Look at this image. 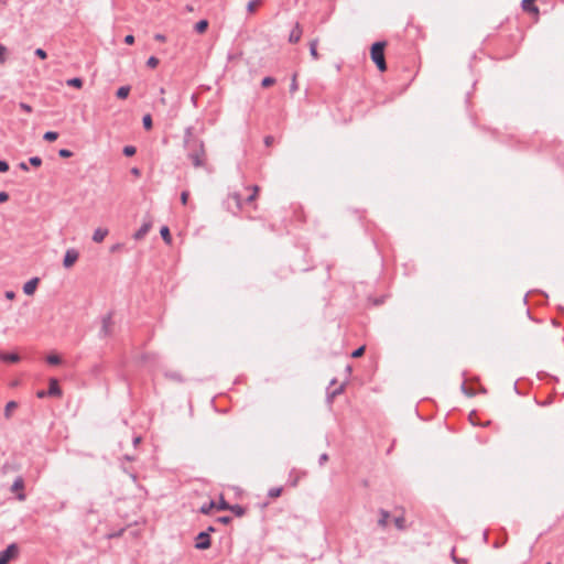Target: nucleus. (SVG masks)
I'll return each instance as SVG.
<instances>
[{
	"label": "nucleus",
	"instance_id": "nucleus-1",
	"mask_svg": "<svg viewBox=\"0 0 564 564\" xmlns=\"http://www.w3.org/2000/svg\"><path fill=\"white\" fill-rule=\"evenodd\" d=\"M183 147L186 151L187 159L193 166L205 167L207 163V154L204 141L195 134V128L188 126L184 130Z\"/></svg>",
	"mask_w": 564,
	"mask_h": 564
},
{
	"label": "nucleus",
	"instance_id": "nucleus-2",
	"mask_svg": "<svg viewBox=\"0 0 564 564\" xmlns=\"http://www.w3.org/2000/svg\"><path fill=\"white\" fill-rule=\"evenodd\" d=\"M384 47H386V43L379 41V42H375L370 48L371 59L376 64V66L378 67V69L380 72H384L387 69V63H386V58H384Z\"/></svg>",
	"mask_w": 564,
	"mask_h": 564
},
{
	"label": "nucleus",
	"instance_id": "nucleus-3",
	"mask_svg": "<svg viewBox=\"0 0 564 564\" xmlns=\"http://www.w3.org/2000/svg\"><path fill=\"white\" fill-rule=\"evenodd\" d=\"M245 197L238 192L230 193L226 199L227 208L232 213H238L243 206Z\"/></svg>",
	"mask_w": 564,
	"mask_h": 564
},
{
	"label": "nucleus",
	"instance_id": "nucleus-4",
	"mask_svg": "<svg viewBox=\"0 0 564 564\" xmlns=\"http://www.w3.org/2000/svg\"><path fill=\"white\" fill-rule=\"evenodd\" d=\"M19 554V546L15 543L9 544L3 551L0 552V564H9L11 560Z\"/></svg>",
	"mask_w": 564,
	"mask_h": 564
},
{
	"label": "nucleus",
	"instance_id": "nucleus-5",
	"mask_svg": "<svg viewBox=\"0 0 564 564\" xmlns=\"http://www.w3.org/2000/svg\"><path fill=\"white\" fill-rule=\"evenodd\" d=\"M112 312L101 317V327L98 334L99 338H105L112 334Z\"/></svg>",
	"mask_w": 564,
	"mask_h": 564
},
{
	"label": "nucleus",
	"instance_id": "nucleus-6",
	"mask_svg": "<svg viewBox=\"0 0 564 564\" xmlns=\"http://www.w3.org/2000/svg\"><path fill=\"white\" fill-rule=\"evenodd\" d=\"M194 546L199 551L208 550L212 546V539L210 535H208V532H199L195 536Z\"/></svg>",
	"mask_w": 564,
	"mask_h": 564
},
{
	"label": "nucleus",
	"instance_id": "nucleus-7",
	"mask_svg": "<svg viewBox=\"0 0 564 564\" xmlns=\"http://www.w3.org/2000/svg\"><path fill=\"white\" fill-rule=\"evenodd\" d=\"M11 491L12 492H18L17 494V499L19 501H24L26 499V495L24 492V479L19 476L14 479L12 486H11Z\"/></svg>",
	"mask_w": 564,
	"mask_h": 564
},
{
	"label": "nucleus",
	"instance_id": "nucleus-8",
	"mask_svg": "<svg viewBox=\"0 0 564 564\" xmlns=\"http://www.w3.org/2000/svg\"><path fill=\"white\" fill-rule=\"evenodd\" d=\"M78 257H79V253L76 249L70 248V249L66 250V252L64 254V259H63V265L66 269H69L78 260Z\"/></svg>",
	"mask_w": 564,
	"mask_h": 564
},
{
	"label": "nucleus",
	"instance_id": "nucleus-9",
	"mask_svg": "<svg viewBox=\"0 0 564 564\" xmlns=\"http://www.w3.org/2000/svg\"><path fill=\"white\" fill-rule=\"evenodd\" d=\"M46 393L50 397L59 398L62 395V389L59 387L58 380L56 378H51L48 381V389Z\"/></svg>",
	"mask_w": 564,
	"mask_h": 564
},
{
	"label": "nucleus",
	"instance_id": "nucleus-10",
	"mask_svg": "<svg viewBox=\"0 0 564 564\" xmlns=\"http://www.w3.org/2000/svg\"><path fill=\"white\" fill-rule=\"evenodd\" d=\"M306 476V471L304 470H297L295 468L291 469L290 474H289V479H288V484L291 486V487H296L300 479L305 477Z\"/></svg>",
	"mask_w": 564,
	"mask_h": 564
},
{
	"label": "nucleus",
	"instance_id": "nucleus-11",
	"mask_svg": "<svg viewBox=\"0 0 564 564\" xmlns=\"http://www.w3.org/2000/svg\"><path fill=\"white\" fill-rule=\"evenodd\" d=\"M302 28H301V24L299 22L295 23L293 30L291 31L290 35H289V42L290 43H297L300 40H301V36H302Z\"/></svg>",
	"mask_w": 564,
	"mask_h": 564
},
{
	"label": "nucleus",
	"instance_id": "nucleus-12",
	"mask_svg": "<svg viewBox=\"0 0 564 564\" xmlns=\"http://www.w3.org/2000/svg\"><path fill=\"white\" fill-rule=\"evenodd\" d=\"M39 281H40L39 278H33V279L29 280L23 285V292L26 295H32L35 292L36 288H37Z\"/></svg>",
	"mask_w": 564,
	"mask_h": 564
},
{
	"label": "nucleus",
	"instance_id": "nucleus-13",
	"mask_svg": "<svg viewBox=\"0 0 564 564\" xmlns=\"http://www.w3.org/2000/svg\"><path fill=\"white\" fill-rule=\"evenodd\" d=\"M151 228V224L150 223H144L134 234H133V238L135 240H141L145 237V235L149 232Z\"/></svg>",
	"mask_w": 564,
	"mask_h": 564
},
{
	"label": "nucleus",
	"instance_id": "nucleus-14",
	"mask_svg": "<svg viewBox=\"0 0 564 564\" xmlns=\"http://www.w3.org/2000/svg\"><path fill=\"white\" fill-rule=\"evenodd\" d=\"M535 0H522L521 8L525 12L539 13V8L534 4Z\"/></svg>",
	"mask_w": 564,
	"mask_h": 564
},
{
	"label": "nucleus",
	"instance_id": "nucleus-15",
	"mask_svg": "<svg viewBox=\"0 0 564 564\" xmlns=\"http://www.w3.org/2000/svg\"><path fill=\"white\" fill-rule=\"evenodd\" d=\"M108 235V230L105 229V228H97L95 231H94V235H93V240L97 243L101 242L105 237Z\"/></svg>",
	"mask_w": 564,
	"mask_h": 564
},
{
	"label": "nucleus",
	"instance_id": "nucleus-16",
	"mask_svg": "<svg viewBox=\"0 0 564 564\" xmlns=\"http://www.w3.org/2000/svg\"><path fill=\"white\" fill-rule=\"evenodd\" d=\"M208 25H209V22L208 20L206 19H202L199 20L198 22L195 23L194 25V30L195 32H197L198 34H203L206 32V30L208 29Z\"/></svg>",
	"mask_w": 564,
	"mask_h": 564
},
{
	"label": "nucleus",
	"instance_id": "nucleus-17",
	"mask_svg": "<svg viewBox=\"0 0 564 564\" xmlns=\"http://www.w3.org/2000/svg\"><path fill=\"white\" fill-rule=\"evenodd\" d=\"M379 514H380V518L378 520V525L381 527V528H386L388 525V520L390 518V512L384 510V509H380L379 510Z\"/></svg>",
	"mask_w": 564,
	"mask_h": 564
},
{
	"label": "nucleus",
	"instance_id": "nucleus-18",
	"mask_svg": "<svg viewBox=\"0 0 564 564\" xmlns=\"http://www.w3.org/2000/svg\"><path fill=\"white\" fill-rule=\"evenodd\" d=\"M344 391V386H339L337 388H335L334 390L329 391V389H327V394H326V400L328 403H332L334 398L339 395L340 393H343Z\"/></svg>",
	"mask_w": 564,
	"mask_h": 564
},
{
	"label": "nucleus",
	"instance_id": "nucleus-19",
	"mask_svg": "<svg viewBox=\"0 0 564 564\" xmlns=\"http://www.w3.org/2000/svg\"><path fill=\"white\" fill-rule=\"evenodd\" d=\"M130 90H131V87L126 85V86H121L117 89L116 91V97L118 99H126L128 98L129 94H130Z\"/></svg>",
	"mask_w": 564,
	"mask_h": 564
},
{
	"label": "nucleus",
	"instance_id": "nucleus-20",
	"mask_svg": "<svg viewBox=\"0 0 564 564\" xmlns=\"http://www.w3.org/2000/svg\"><path fill=\"white\" fill-rule=\"evenodd\" d=\"M20 356L17 352H3L2 361L15 364L20 361Z\"/></svg>",
	"mask_w": 564,
	"mask_h": 564
},
{
	"label": "nucleus",
	"instance_id": "nucleus-21",
	"mask_svg": "<svg viewBox=\"0 0 564 564\" xmlns=\"http://www.w3.org/2000/svg\"><path fill=\"white\" fill-rule=\"evenodd\" d=\"M160 235H161V237H162V239L164 240L165 243H167V245L172 243V236H171V232H170V229H169L167 226H163L160 229Z\"/></svg>",
	"mask_w": 564,
	"mask_h": 564
},
{
	"label": "nucleus",
	"instance_id": "nucleus-22",
	"mask_svg": "<svg viewBox=\"0 0 564 564\" xmlns=\"http://www.w3.org/2000/svg\"><path fill=\"white\" fill-rule=\"evenodd\" d=\"M66 85L69 87L80 89L84 85V82L79 77H73V78L67 79Z\"/></svg>",
	"mask_w": 564,
	"mask_h": 564
},
{
	"label": "nucleus",
	"instance_id": "nucleus-23",
	"mask_svg": "<svg viewBox=\"0 0 564 564\" xmlns=\"http://www.w3.org/2000/svg\"><path fill=\"white\" fill-rule=\"evenodd\" d=\"M229 510L236 516V517H242L246 514V508L240 505H230Z\"/></svg>",
	"mask_w": 564,
	"mask_h": 564
},
{
	"label": "nucleus",
	"instance_id": "nucleus-24",
	"mask_svg": "<svg viewBox=\"0 0 564 564\" xmlns=\"http://www.w3.org/2000/svg\"><path fill=\"white\" fill-rule=\"evenodd\" d=\"M393 522L398 530L404 531L406 529L405 518L403 516L395 517Z\"/></svg>",
	"mask_w": 564,
	"mask_h": 564
},
{
	"label": "nucleus",
	"instance_id": "nucleus-25",
	"mask_svg": "<svg viewBox=\"0 0 564 564\" xmlns=\"http://www.w3.org/2000/svg\"><path fill=\"white\" fill-rule=\"evenodd\" d=\"M18 408V402L15 401H9L7 404H6V408H4V416L7 419H9L11 416V413L13 410H15Z\"/></svg>",
	"mask_w": 564,
	"mask_h": 564
},
{
	"label": "nucleus",
	"instance_id": "nucleus-26",
	"mask_svg": "<svg viewBox=\"0 0 564 564\" xmlns=\"http://www.w3.org/2000/svg\"><path fill=\"white\" fill-rule=\"evenodd\" d=\"M142 124L147 131H149L153 128V120H152V116L150 113H147L143 116Z\"/></svg>",
	"mask_w": 564,
	"mask_h": 564
},
{
	"label": "nucleus",
	"instance_id": "nucleus-27",
	"mask_svg": "<svg viewBox=\"0 0 564 564\" xmlns=\"http://www.w3.org/2000/svg\"><path fill=\"white\" fill-rule=\"evenodd\" d=\"M251 188H252V193L249 194L247 197H245L243 205L245 204H251L256 199V197H257V194L259 192V186L258 185H253Z\"/></svg>",
	"mask_w": 564,
	"mask_h": 564
},
{
	"label": "nucleus",
	"instance_id": "nucleus-28",
	"mask_svg": "<svg viewBox=\"0 0 564 564\" xmlns=\"http://www.w3.org/2000/svg\"><path fill=\"white\" fill-rule=\"evenodd\" d=\"M216 507V503L215 501L210 500L209 502H206L204 503L199 511L203 513V514H208L210 513V511Z\"/></svg>",
	"mask_w": 564,
	"mask_h": 564
},
{
	"label": "nucleus",
	"instance_id": "nucleus-29",
	"mask_svg": "<svg viewBox=\"0 0 564 564\" xmlns=\"http://www.w3.org/2000/svg\"><path fill=\"white\" fill-rule=\"evenodd\" d=\"M46 361H47V364H50L52 366H57L62 362V358L56 354H50L46 357Z\"/></svg>",
	"mask_w": 564,
	"mask_h": 564
},
{
	"label": "nucleus",
	"instance_id": "nucleus-30",
	"mask_svg": "<svg viewBox=\"0 0 564 564\" xmlns=\"http://www.w3.org/2000/svg\"><path fill=\"white\" fill-rule=\"evenodd\" d=\"M310 54L314 59H318L319 55L317 52V40H313L310 43Z\"/></svg>",
	"mask_w": 564,
	"mask_h": 564
},
{
	"label": "nucleus",
	"instance_id": "nucleus-31",
	"mask_svg": "<svg viewBox=\"0 0 564 564\" xmlns=\"http://www.w3.org/2000/svg\"><path fill=\"white\" fill-rule=\"evenodd\" d=\"M58 133L56 131H46L43 135V139L47 142H53L57 140Z\"/></svg>",
	"mask_w": 564,
	"mask_h": 564
},
{
	"label": "nucleus",
	"instance_id": "nucleus-32",
	"mask_svg": "<svg viewBox=\"0 0 564 564\" xmlns=\"http://www.w3.org/2000/svg\"><path fill=\"white\" fill-rule=\"evenodd\" d=\"M8 61V48L0 43V64H4Z\"/></svg>",
	"mask_w": 564,
	"mask_h": 564
},
{
	"label": "nucleus",
	"instance_id": "nucleus-33",
	"mask_svg": "<svg viewBox=\"0 0 564 564\" xmlns=\"http://www.w3.org/2000/svg\"><path fill=\"white\" fill-rule=\"evenodd\" d=\"M259 4H261V0H250L247 4L248 13H253Z\"/></svg>",
	"mask_w": 564,
	"mask_h": 564
},
{
	"label": "nucleus",
	"instance_id": "nucleus-34",
	"mask_svg": "<svg viewBox=\"0 0 564 564\" xmlns=\"http://www.w3.org/2000/svg\"><path fill=\"white\" fill-rule=\"evenodd\" d=\"M275 84V78L274 77H271V76H267L264 77L262 80H261V86L263 88H269L271 87L272 85Z\"/></svg>",
	"mask_w": 564,
	"mask_h": 564
},
{
	"label": "nucleus",
	"instance_id": "nucleus-35",
	"mask_svg": "<svg viewBox=\"0 0 564 564\" xmlns=\"http://www.w3.org/2000/svg\"><path fill=\"white\" fill-rule=\"evenodd\" d=\"M66 505H67L66 501H61V502L54 503L50 511L51 512H61L66 508Z\"/></svg>",
	"mask_w": 564,
	"mask_h": 564
},
{
	"label": "nucleus",
	"instance_id": "nucleus-36",
	"mask_svg": "<svg viewBox=\"0 0 564 564\" xmlns=\"http://www.w3.org/2000/svg\"><path fill=\"white\" fill-rule=\"evenodd\" d=\"M282 494V488L281 487H273L271 488L269 491H268V496L270 498H278L280 497Z\"/></svg>",
	"mask_w": 564,
	"mask_h": 564
},
{
	"label": "nucleus",
	"instance_id": "nucleus-37",
	"mask_svg": "<svg viewBox=\"0 0 564 564\" xmlns=\"http://www.w3.org/2000/svg\"><path fill=\"white\" fill-rule=\"evenodd\" d=\"M135 152H137V149H135V147H133V145H126V147L122 149V153H123V155H126V156H132V155H134V154H135Z\"/></svg>",
	"mask_w": 564,
	"mask_h": 564
},
{
	"label": "nucleus",
	"instance_id": "nucleus-38",
	"mask_svg": "<svg viewBox=\"0 0 564 564\" xmlns=\"http://www.w3.org/2000/svg\"><path fill=\"white\" fill-rule=\"evenodd\" d=\"M215 508H217L218 510L225 511V510H229L230 505L224 499V497H220V501L218 505H216Z\"/></svg>",
	"mask_w": 564,
	"mask_h": 564
},
{
	"label": "nucleus",
	"instance_id": "nucleus-39",
	"mask_svg": "<svg viewBox=\"0 0 564 564\" xmlns=\"http://www.w3.org/2000/svg\"><path fill=\"white\" fill-rule=\"evenodd\" d=\"M451 556H452L453 562L456 564H466L467 563L466 558L458 557L455 555V547L452 549Z\"/></svg>",
	"mask_w": 564,
	"mask_h": 564
},
{
	"label": "nucleus",
	"instance_id": "nucleus-40",
	"mask_svg": "<svg viewBox=\"0 0 564 564\" xmlns=\"http://www.w3.org/2000/svg\"><path fill=\"white\" fill-rule=\"evenodd\" d=\"M160 61L155 56H150L147 61V66L150 68H155L159 65Z\"/></svg>",
	"mask_w": 564,
	"mask_h": 564
},
{
	"label": "nucleus",
	"instance_id": "nucleus-41",
	"mask_svg": "<svg viewBox=\"0 0 564 564\" xmlns=\"http://www.w3.org/2000/svg\"><path fill=\"white\" fill-rule=\"evenodd\" d=\"M29 163L34 167H39L42 165V159L40 156H31Z\"/></svg>",
	"mask_w": 564,
	"mask_h": 564
},
{
	"label": "nucleus",
	"instance_id": "nucleus-42",
	"mask_svg": "<svg viewBox=\"0 0 564 564\" xmlns=\"http://www.w3.org/2000/svg\"><path fill=\"white\" fill-rule=\"evenodd\" d=\"M460 389L463 391V393H465L466 395L468 397H473L476 394V392L473 390V389H469L467 386H466V382H463L462 386H460Z\"/></svg>",
	"mask_w": 564,
	"mask_h": 564
},
{
	"label": "nucleus",
	"instance_id": "nucleus-43",
	"mask_svg": "<svg viewBox=\"0 0 564 564\" xmlns=\"http://www.w3.org/2000/svg\"><path fill=\"white\" fill-rule=\"evenodd\" d=\"M34 54H35V56H37V57H39V58H41V59H45V58H47V53H46V51H45V50H43V48H41V47L36 48V50L34 51Z\"/></svg>",
	"mask_w": 564,
	"mask_h": 564
},
{
	"label": "nucleus",
	"instance_id": "nucleus-44",
	"mask_svg": "<svg viewBox=\"0 0 564 564\" xmlns=\"http://www.w3.org/2000/svg\"><path fill=\"white\" fill-rule=\"evenodd\" d=\"M58 155H59L61 158H63V159H68V158H70V156H73V152H72L70 150H68V149H61V150L58 151Z\"/></svg>",
	"mask_w": 564,
	"mask_h": 564
},
{
	"label": "nucleus",
	"instance_id": "nucleus-45",
	"mask_svg": "<svg viewBox=\"0 0 564 564\" xmlns=\"http://www.w3.org/2000/svg\"><path fill=\"white\" fill-rule=\"evenodd\" d=\"M364 352H365V346H360L351 352V357L359 358L364 355Z\"/></svg>",
	"mask_w": 564,
	"mask_h": 564
},
{
	"label": "nucleus",
	"instance_id": "nucleus-46",
	"mask_svg": "<svg viewBox=\"0 0 564 564\" xmlns=\"http://www.w3.org/2000/svg\"><path fill=\"white\" fill-rule=\"evenodd\" d=\"M299 89L297 82H296V74H293L291 85H290V91L293 94Z\"/></svg>",
	"mask_w": 564,
	"mask_h": 564
},
{
	"label": "nucleus",
	"instance_id": "nucleus-47",
	"mask_svg": "<svg viewBox=\"0 0 564 564\" xmlns=\"http://www.w3.org/2000/svg\"><path fill=\"white\" fill-rule=\"evenodd\" d=\"M19 108L28 113H31L33 111V108L29 104L23 101L19 104Z\"/></svg>",
	"mask_w": 564,
	"mask_h": 564
},
{
	"label": "nucleus",
	"instance_id": "nucleus-48",
	"mask_svg": "<svg viewBox=\"0 0 564 564\" xmlns=\"http://www.w3.org/2000/svg\"><path fill=\"white\" fill-rule=\"evenodd\" d=\"M217 522H219L221 524H229L231 522V517H229V516L218 517Z\"/></svg>",
	"mask_w": 564,
	"mask_h": 564
},
{
	"label": "nucleus",
	"instance_id": "nucleus-49",
	"mask_svg": "<svg viewBox=\"0 0 564 564\" xmlns=\"http://www.w3.org/2000/svg\"><path fill=\"white\" fill-rule=\"evenodd\" d=\"M10 169L9 163L4 160H0V173H6Z\"/></svg>",
	"mask_w": 564,
	"mask_h": 564
},
{
	"label": "nucleus",
	"instance_id": "nucleus-50",
	"mask_svg": "<svg viewBox=\"0 0 564 564\" xmlns=\"http://www.w3.org/2000/svg\"><path fill=\"white\" fill-rule=\"evenodd\" d=\"M166 376L175 381H183L181 375L178 372H170Z\"/></svg>",
	"mask_w": 564,
	"mask_h": 564
},
{
	"label": "nucleus",
	"instance_id": "nucleus-51",
	"mask_svg": "<svg viewBox=\"0 0 564 564\" xmlns=\"http://www.w3.org/2000/svg\"><path fill=\"white\" fill-rule=\"evenodd\" d=\"M188 197H189V193L187 191H183L181 193V202L183 205L187 204Z\"/></svg>",
	"mask_w": 564,
	"mask_h": 564
},
{
	"label": "nucleus",
	"instance_id": "nucleus-52",
	"mask_svg": "<svg viewBox=\"0 0 564 564\" xmlns=\"http://www.w3.org/2000/svg\"><path fill=\"white\" fill-rule=\"evenodd\" d=\"M123 42L127 45H132L134 43V36L132 34H128L124 36Z\"/></svg>",
	"mask_w": 564,
	"mask_h": 564
},
{
	"label": "nucleus",
	"instance_id": "nucleus-53",
	"mask_svg": "<svg viewBox=\"0 0 564 564\" xmlns=\"http://www.w3.org/2000/svg\"><path fill=\"white\" fill-rule=\"evenodd\" d=\"M328 460V455L326 453L322 454L318 458V464L323 466Z\"/></svg>",
	"mask_w": 564,
	"mask_h": 564
},
{
	"label": "nucleus",
	"instance_id": "nucleus-54",
	"mask_svg": "<svg viewBox=\"0 0 564 564\" xmlns=\"http://www.w3.org/2000/svg\"><path fill=\"white\" fill-rule=\"evenodd\" d=\"M9 199V194L7 192H0V204L6 203Z\"/></svg>",
	"mask_w": 564,
	"mask_h": 564
},
{
	"label": "nucleus",
	"instance_id": "nucleus-55",
	"mask_svg": "<svg viewBox=\"0 0 564 564\" xmlns=\"http://www.w3.org/2000/svg\"><path fill=\"white\" fill-rule=\"evenodd\" d=\"M36 397H37L39 399H44V398L50 397V395L46 393V390H39V391L36 392Z\"/></svg>",
	"mask_w": 564,
	"mask_h": 564
},
{
	"label": "nucleus",
	"instance_id": "nucleus-56",
	"mask_svg": "<svg viewBox=\"0 0 564 564\" xmlns=\"http://www.w3.org/2000/svg\"><path fill=\"white\" fill-rule=\"evenodd\" d=\"M273 141H274V138H273L272 135H267V137L264 138V143H265V145H268V147H269V145H271V144L273 143Z\"/></svg>",
	"mask_w": 564,
	"mask_h": 564
},
{
	"label": "nucleus",
	"instance_id": "nucleus-57",
	"mask_svg": "<svg viewBox=\"0 0 564 564\" xmlns=\"http://www.w3.org/2000/svg\"><path fill=\"white\" fill-rule=\"evenodd\" d=\"M4 296H6L8 300H13V299H14V296H15V293H14L13 291H6Z\"/></svg>",
	"mask_w": 564,
	"mask_h": 564
},
{
	"label": "nucleus",
	"instance_id": "nucleus-58",
	"mask_svg": "<svg viewBox=\"0 0 564 564\" xmlns=\"http://www.w3.org/2000/svg\"><path fill=\"white\" fill-rule=\"evenodd\" d=\"M18 166L22 171H25V172L29 171V165L26 162H20Z\"/></svg>",
	"mask_w": 564,
	"mask_h": 564
},
{
	"label": "nucleus",
	"instance_id": "nucleus-59",
	"mask_svg": "<svg viewBox=\"0 0 564 564\" xmlns=\"http://www.w3.org/2000/svg\"><path fill=\"white\" fill-rule=\"evenodd\" d=\"M154 39L160 42H164L166 40L165 35L158 33L154 35Z\"/></svg>",
	"mask_w": 564,
	"mask_h": 564
},
{
	"label": "nucleus",
	"instance_id": "nucleus-60",
	"mask_svg": "<svg viewBox=\"0 0 564 564\" xmlns=\"http://www.w3.org/2000/svg\"><path fill=\"white\" fill-rule=\"evenodd\" d=\"M151 357H152L151 354H148V352L147 354H142L141 355V361L142 362H147Z\"/></svg>",
	"mask_w": 564,
	"mask_h": 564
},
{
	"label": "nucleus",
	"instance_id": "nucleus-61",
	"mask_svg": "<svg viewBox=\"0 0 564 564\" xmlns=\"http://www.w3.org/2000/svg\"><path fill=\"white\" fill-rule=\"evenodd\" d=\"M215 531H216V528L213 525H209L204 532H208V535H210V533H213Z\"/></svg>",
	"mask_w": 564,
	"mask_h": 564
},
{
	"label": "nucleus",
	"instance_id": "nucleus-62",
	"mask_svg": "<svg viewBox=\"0 0 564 564\" xmlns=\"http://www.w3.org/2000/svg\"><path fill=\"white\" fill-rule=\"evenodd\" d=\"M131 173L135 176H139L140 175V170L138 167H132L131 169Z\"/></svg>",
	"mask_w": 564,
	"mask_h": 564
},
{
	"label": "nucleus",
	"instance_id": "nucleus-63",
	"mask_svg": "<svg viewBox=\"0 0 564 564\" xmlns=\"http://www.w3.org/2000/svg\"><path fill=\"white\" fill-rule=\"evenodd\" d=\"M121 247H122V245H121V243L113 245V246L111 247V251H112V252H115V251L119 250Z\"/></svg>",
	"mask_w": 564,
	"mask_h": 564
},
{
	"label": "nucleus",
	"instance_id": "nucleus-64",
	"mask_svg": "<svg viewBox=\"0 0 564 564\" xmlns=\"http://www.w3.org/2000/svg\"><path fill=\"white\" fill-rule=\"evenodd\" d=\"M140 442H141V437L140 436H137V437L133 438L134 446L138 445Z\"/></svg>",
	"mask_w": 564,
	"mask_h": 564
}]
</instances>
